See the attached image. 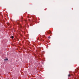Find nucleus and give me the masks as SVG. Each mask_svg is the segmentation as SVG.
I'll use <instances>...</instances> for the list:
<instances>
[{
    "label": "nucleus",
    "mask_w": 79,
    "mask_h": 79,
    "mask_svg": "<svg viewBox=\"0 0 79 79\" xmlns=\"http://www.w3.org/2000/svg\"><path fill=\"white\" fill-rule=\"evenodd\" d=\"M32 21H35V22L37 21V18H34L33 20H32Z\"/></svg>",
    "instance_id": "f257e3e1"
},
{
    "label": "nucleus",
    "mask_w": 79,
    "mask_h": 79,
    "mask_svg": "<svg viewBox=\"0 0 79 79\" xmlns=\"http://www.w3.org/2000/svg\"><path fill=\"white\" fill-rule=\"evenodd\" d=\"M48 34H52V32H51V31H48Z\"/></svg>",
    "instance_id": "f03ea898"
},
{
    "label": "nucleus",
    "mask_w": 79,
    "mask_h": 79,
    "mask_svg": "<svg viewBox=\"0 0 79 79\" xmlns=\"http://www.w3.org/2000/svg\"><path fill=\"white\" fill-rule=\"evenodd\" d=\"M40 41H41V42H43V41H44V40L42 39H41L40 40Z\"/></svg>",
    "instance_id": "7ed1b4c3"
},
{
    "label": "nucleus",
    "mask_w": 79,
    "mask_h": 79,
    "mask_svg": "<svg viewBox=\"0 0 79 79\" xmlns=\"http://www.w3.org/2000/svg\"><path fill=\"white\" fill-rule=\"evenodd\" d=\"M7 25H8V26H9L10 25V23H7Z\"/></svg>",
    "instance_id": "20e7f679"
},
{
    "label": "nucleus",
    "mask_w": 79,
    "mask_h": 79,
    "mask_svg": "<svg viewBox=\"0 0 79 79\" xmlns=\"http://www.w3.org/2000/svg\"><path fill=\"white\" fill-rule=\"evenodd\" d=\"M11 38H12V39H13V38H14V36H12Z\"/></svg>",
    "instance_id": "39448f33"
},
{
    "label": "nucleus",
    "mask_w": 79,
    "mask_h": 79,
    "mask_svg": "<svg viewBox=\"0 0 79 79\" xmlns=\"http://www.w3.org/2000/svg\"><path fill=\"white\" fill-rule=\"evenodd\" d=\"M68 76H69V77H70V76H71V75H70V74L68 75Z\"/></svg>",
    "instance_id": "423d86ee"
},
{
    "label": "nucleus",
    "mask_w": 79,
    "mask_h": 79,
    "mask_svg": "<svg viewBox=\"0 0 79 79\" xmlns=\"http://www.w3.org/2000/svg\"><path fill=\"white\" fill-rule=\"evenodd\" d=\"M6 60L7 61H8V59H6Z\"/></svg>",
    "instance_id": "0eeeda50"
},
{
    "label": "nucleus",
    "mask_w": 79,
    "mask_h": 79,
    "mask_svg": "<svg viewBox=\"0 0 79 79\" xmlns=\"http://www.w3.org/2000/svg\"><path fill=\"white\" fill-rule=\"evenodd\" d=\"M25 23H27V21L26 20H25Z\"/></svg>",
    "instance_id": "6e6552de"
},
{
    "label": "nucleus",
    "mask_w": 79,
    "mask_h": 79,
    "mask_svg": "<svg viewBox=\"0 0 79 79\" xmlns=\"http://www.w3.org/2000/svg\"><path fill=\"white\" fill-rule=\"evenodd\" d=\"M48 39H50V36H49L48 37Z\"/></svg>",
    "instance_id": "1a4fd4ad"
},
{
    "label": "nucleus",
    "mask_w": 79,
    "mask_h": 79,
    "mask_svg": "<svg viewBox=\"0 0 79 79\" xmlns=\"http://www.w3.org/2000/svg\"><path fill=\"white\" fill-rule=\"evenodd\" d=\"M5 61L6 60V59H4Z\"/></svg>",
    "instance_id": "9d476101"
},
{
    "label": "nucleus",
    "mask_w": 79,
    "mask_h": 79,
    "mask_svg": "<svg viewBox=\"0 0 79 79\" xmlns=\"http://www.w3.org/2000/svg\"><path fill=\"white\" fill-rule=\"evenodd\" d=\"M29 21H30V20H29Z\"/></svg>",
    "instance_id": "9b49d317"
}]
</instances>
